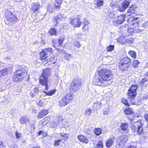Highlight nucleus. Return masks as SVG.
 <instances>
[{"label": "nucleus", "instance_id": "obj_1", "mask_svg": "<svg viewBox=\"0 0 148 148\" xmlns=\"http://www.w3.org/2000/svg\"><path fill=\"white\" fill-rule=\"evenodd\" d=\"M98 73L101 78H98L96 81V85L102 86H108V84L106 82L110 81L113 78L112 71L107 69H104L99 71Z\"/></svg>", "mask_w": 148, "mask_h": 148}, {"label": "nucleus", "instance_id": "obj_2", "mask_svg": "<svg viewBox=\"0 0 148 148\" xmlns=\"http://www.w3.org/2000/svg\"><path fill=\"white\" fill-rule=\"evenodd\" d=\"M51 69L48 68L42 70V72L39 76V83L42 86H45V89L47 90L49 89L48 85V78L51 76Z\"/></svg>", "mask_w": 148, "mask_h": 148}, {"label": "nucleus", "instance_id": "obj_3", "mask_svg": "<svg viewBox=\"0 0 148 148\" xmlns=\"http://www.w3.org/2000/svg\"><path fill=\"white\" fill-rule=\"evenodd\" d=\"M28 75L27 73L23 71L22 69H18L14 72L12 77L13 81L15 83H18L23 81Z\"/></svg>", "mask_w": 148, "mask_h": 148}, {"label": "nucleus", "instance_id": "obj_4", "mask_svg": "<svg viewBox=\"0 0 148 148\" xmlns=\"http://www.w3.org/2000/svg\"><path fill=\"white\" fill-rule=\"evenodd\" d=\"M5 23L10 26H13L14 24L17 22L19 20L16 15L9 11H7L5 12Z\"/></svg>", "mask_w": 148, "mask_h": 148}, {"label": "nucleus", "instance_id": "obj_5", "mask_svg": "<svg viewBox=\"0 0 148 148\" xmlns=\"http://www.w3.org/2000/svg\"><path fill=\"white\" fill-rule=\"evenodd\" d=\"M143 124L140 122L138 121L134 123L132 127L135 133L139 134L140 138L143 139L147 138V136L146 132H144L142 127Z\"/></svg>", "mask_w": 148, "mask_h": 148}, {"label": "nucleus", "instance_id": "obj_6", "mask_svg": "<svg viewBox=\"0 0 148 148\" xmlns=\"http://www.w3.org/2000/svg\"><path fill=\"white\" fill-rule=\"evenodd\" d=\"M73 98V94L67 93L59 101V106L60 107H64L72 101Z\"/></svg>", "mask_w": 148, "mask_h": 148}, {"label": "nucleus", "instance_id": "obj_7", "mask_svg": "<svg viewBox=\"0 0 148 148\" xmlns=\"http://www.w3.org/2000/svg\"><path fill=\"white\" fill-rule=\"evenodd\" d=\"M54 50L52 47H47L42 49L39 53V58L41 61L47 60L48 57L47 53L53 54Z\"/></svg>", "mask_w": 148, "mask_h": 148}, {"label": "nucleus", "instance_id": "obj_8", "mask_svg": "<svg viewBox=\"0 0 148 148\" xmlns=\"http://www.w3.org/2000/svg\"><path fill=\"white\" fill-rule=\"evenodd\" d=\"M81 16L77 14L76 17L69 18V23L74 27L77 28L81 27L82 22L81 20Z\"/></svg>", "mask_w": 148, "mask_h": 148}, {"label": "nucleus", "instance_id": "obj_9", "mask_svg": "<svg viewBox=\"0 0 148 148\" xmlns=\"http://www.w3.org/2000/svg\"><path fill=\"white\" fill-rule=\"evenodd\" d=\"M131 64V60L128 57H125L120 61L119 67L120 69L123 71L126 70Z\"/></svg>", "mask_w": 148, "mask_h": 148}, {"label": "nucleus", "instance_id": "obj_10", "mask_svg": "<svg viewBox=\"0 0 148 148\" xmlns=\"http://www.w3.org/2000/svg\"><path fill=\"white\" fill-rule=\"evenodd\" d=\"M65 39L64 38L60 37L57 39L58 42L55 40H53L52 41L53 47L60 52L63 51V49L60 50L59 47H63L62 45Z\"/></svg>", "mask_w": 148, "mask_h": 148}, {"label": "nucleus", "instance_id": "obj_11", "mask_svg": "<svg viewBox=\"0 0 148 148\" xmlns=\"http://www.w3.org/2000/svg\"><path fill=\"white\" fill-rule=\"evenodd\" d=\"M137 86L135 85H132L128 90V98L133 100V102L136 94V90Z\"/></svg>", "mask_w": 148, "mask_h": 148}, {"label": "nucleus", "instance_id": "obj_12", "mask_svg": "<svg viewBox=\"0 0 148 148\" xmlns=\"http://www.w3.org/2000/svg\"><path fill=\"white\" fill-rule=\"evenodd\" d=\"M82 85L81 82L78 80L74 79L71 83L69 86V90L71 91L75 92L76 89Z\"/></svg>", "mask_w": 148, "mask_h": 148}, {"label": "nucleus", "instance_id": "obj_13", "mask_svg": "<svg viewBox=\"0 0 148 148\" xmlns=\"http://www.w3.org/2000/svg\"><path fill=\"white\" fill-rule=\"evenodd\" d=\"M126 18V15L122 14L117 16L114 20H113V25L115 26H118L119 25L122 24L125 21Z\"/></svg>", "mask_w": 148, "mask_h": 148}, {"label": "nucleus", "instance_id": "obj_14", "mask_svg": "<svg viewBox=\"0 0 148 148\" xmlns=\"http://www.w3.org/2000/svg\"><path fill=\"white\" fill-rule=\"evenodd\" d=\"M130 2L127 1L125 0L122 4V6H119L118 8V10L120 12H123L130 5Z\"/></svg>", "mask_w": 148, "mask_h": 148}, {"label": "nucleus", "instance_id": "obj_15", "mask_svg": "<svg viewBox=\"0 0 148 148\" xmlns=\"http://www.w3.org/2000/svg\"><path fill=\"white\" fill-rule=\"evenodd\" d=\"M49 113V110L47 109H42L39 112L37 116L38 119H40L47 115Z\"/></svg>", "mask_w": 148, "mask_h": 148}, {"label": "nucleus", "instance_id": "obj_16", "mask_svg": "<svg viewBox=\"0 0 148 148\" xmlns=\"http://www.w3.org/2000/svg\"><path fill=\"white\" fill-rule=\"evenodd\" d=\"M40 7V4L38 3H34L31 8V10L34 13L37 11H39Z\"/></svg>", "mask_w": 148, "mask_h": 148}, {"label": "nucleus", "instance_id": "obj_17", "mask_svg": "<svg viewBox=\"0 0 148 148\" xmlns=\"http://www.w3.org/2000/svg\"><path fill=\"white\" fill-rule=\"evenodd\" d=\"M55 3L53 4L55 10H59L60 8V5L62 3V0H55Z\"/></svg>", "mask_w": 148, "mask_h": 148}, {"label": "nucleus", "instance_id": "obj_18", "mask_svg": "<svg viewBox=\"0 0 148 148\" xmlns=\"http://www.w3.org/2000/svg\"><path fill=\"white\" fill-rule=\"evenodd\" d=\"M138 7L135 5H131L129 7V9L127 10V13L128 14L127 15L130 16V15L129 14L133 13L137 10Z\"/></svg>", "mask_w": 148, "mask_h": 148}, {"label": "nucleus", "instance_id": "obj_19", "mask_svg": "<svg viewBox=\"0 0 148 148\" xmlns=\"http://www.w3.org/2000/svg\"><path fill=\"white\" fill-rule=\"evenodd\" d=\"M77 138L79 141L83 143H87L88 142L87 138L82 135H80L77 136Z\"/></svg>", "mask_w": 148, "mask_h": 148}, {"label": "nucleus", "instance_id": "obj_20", "mask_svg": "<svg viewBox=\"0 0 148 148\" xmlns=\"http://www.w3.org/2000/svg\"><path fill=\"white\" fill-rule=\"evenodd\" d=\"M84 25L82 27V29L83 31H86L88 30L90 27V24L88 22V21L85 19L84 22H83Z\"/></svg>", "mask_w": 148, "mask_h": 148}, {"label": "nucleus", "instance_id": "obj_21", "mask_svg": "<svg viewBox=\"0 0 148 148\" xmlns=\"http://www.w3.org/2000/svg\"><path fill=\"white\" fill-rule=\"evenodd\" d=\"M114 139V137L113 136L112 137H111L109 139L107 140L106 142V145L107 147H110L111 146L113 145Z\"/></svg>", "mask_w": 148, "mask_h": 148}, {"label": "nucleus", "instance_id": "obj_22", "mask_svg": "<svg viewBox=\"0 0 148 148\" xmlns=\"http://www.w3.org/2000/svg\"><path fill=\"white\" fill-rule=\"evenodd\" d=\"M51 117L50 116H47L44 118L42 120L41 124L43 126H45L50 122L51 121Z\"/></svg>", "mask_w": 148, "mask_h": 148}, {"label": "nucleus", "instance_id": "obj_23", "mask_svg": "<svg viewBox=\"0 0 148 148\" xmlns=\"http://www.w3.org/2000/svg\"><path fill=\"white\" fill-rule=\"evenodd\" d=\"M138 18H133L131 20V24L134 27H137L138 26Z\"/></svg>", "mask_w": 148, "mask_h": 148}, {"label": "nucleus", "instance_id": "obj_24", "mask_svg": "<svg viewBox=\"0 0 148 148\" xmlns=\"http://www.w3.org/2000/svg\"><path fill=\"white\" fill-rule=\"evenodd\" d=\"M8 68H5L0 70V77H3L8 75Z\"/></svg>", "mask_w": 148, "mask_h": 148}, {"label": "nucleus", "instance_id": "obj_25", "mask_svg": "<svg viewBox=\"0 0 148 148\" xmlns=\"http://www.w3.org/2000/svg\"><path fill=\"white\" fill-rule=\"evenodd\" d=\"M128 138L127 136L123 135L119 137L118 139V141L119 142H121L124 143L126 142Z\"/></svg>", "mask_w": 148, "mask_h": 148}, {"label": "nucleus", "instance_id": "obj_26", "mask_svg": "<svg viewBox=\"0 0 148 148\" xmlns=\"http://www.w3.org/2000/svg\"><path fill=\"white\" fill-rule=\"evenodd\" d=\"M48 33L50 34L51 36L54 35L55 36H56L58 35L56 29L53 27H51L49 29Z\"/></svg>", "mask_w": 148, "mask_h": 148}, {"label": "nucleus", "instance_id": "obj_27", "mask_svg": "<svg viewBox=\"0 0 148 148\" xmlns=\"http://www.w3.org/2000/svg\"><path fill=\"white\" fill-rule=\"evenodd\" d=\"M120 126L121 130L124 131H126V132H128V125L127 123H122Z\"/></svg>", "mask_w": 148, "mask_h": 148}, {"label": "nucleus", "instance_id": "obj_28", "mask_svg": "<svg viewBox=\"0 0 148 148\" xmlns=\"http://www.w3.org/2000/svg\"><path fill=\"white\" fill-rule=\"evenodd\" d=\"M94 2L97 7L101 6L103 3V1L101 0H95Z\"/></svg>", "mask_w": 148, "mask_h": 148}, {"label": "nucleus", "instance_id": "obj_29", "mask_svg": "<svg viewBox=\"0 0 148 148\" xmlns=\"http://www.w3.org/2000/svg\"><path fill=\"white\" fill-rule=\"evenodd\" d=\"M56 91V90L55 89H54L52 90L49 91L48 92H47L45 91H43V92L46 95L50 96L54 94Z\"/></svg>", "mask_w": 148, "mask_h": 148}, {"label": "nucleus", "instance_id": "obj_30", "mask_svg": "<svg viewBox=\"0 0 148 148\" xmlns=\"http://www.w3.org/2000/svg\"><path fill=\"white\" fill-rule=\"evenodd\" d=\"M37 134L38 136L42 134L43 137H45L47 136L48 133L47 132L40 130L37 132Z\"/></svg>", "mask_w": 148, "mask_h": 148}, {"label": "nucleus", "instance_id": "obj_31", "mask_svg": "<svg viewBox=\"0 0 148 148\" xmlns=\"http://www.w3.org/2000/svg\"><path fill=\"white\" fill-rule=\"evenodd\" d=\"M47 10V11L50 13H52L54 10H55L54 7H53L50 4L48 5Z\"/></svg>", "mask_w": 148, "mask_h": 148}, {"label": "nucleus", "instance_id": "obj_32", "mask_svg": "<svg viewBox=\"0 0 148 148\" xmlns=\"http://www.w3.org/2000/svg\"><path fill=\"white\" fill-rule=\"evenodd\" d=\"M126 38L124 36H121L118 39V42L121 43L122 44H124L126 42Z\"/></svg>", "mask_w": 148, "mask_h": 148}, {"label": "nucleus", "instance_id": "obj_33", "mask_svg": "<svg viewBox=\"0 0 148 148\" xmlns=\"http://www.w3.org/2000/svg\"><path fill=\"white\" fill-rule=\"evenodd\" d=\"M45 99H39L38 101L37 102V104L40 107H42L45 105V103L44 100Z\"/></svg>", "mask_w": 148, "mask_h": 148}, {"label": "nucleus", "instance_id": "obj_34", "mask_svg": "<svg viewBox=\"0 0 148 148\" xmlns=\"http://www.w3.org/2000/svg\"><path fill=\"white\" fill-rule=\"evenodd\" d=\"M102 130L100 128H95L94 130V132L97 135H99L102 133Z\"/></svg>", "mask_w": 148, "mask_h": 148}, {"label": "nucleus", "instance_id": "obj_35", "mask_svg": "<svg viewBox=\"0 0 148 148\" xmlns=\"http://www.w3.org/2000/svg\"><path fill=\"white\" fill-rule=\"evenodd\" d=\"M61 139H58L55 140L53 143V145L55 147H58V146L60 144V143L62 141Z\"/></svg>", "mask_w": 148, "mask_h": 148}, {"label": "nucleus", "instance_id": "obj_36", "mask_svg": "<svg viewBox=\"0 0 148 148\" xmlns=\"http://www.w3.org/2000/svg\"><path fill=\"white\" fill-rule=\"evenodd\" d=\"M60 136L63 138V140H66L68 138V134L66 133L63 134L62 133H60Z\"/></svg>", "mask_w": 148, "mask_h": 148}, {"label": "nucleus", "instance_id": "obj_37", "mask_svg": "<svg viewBox=\"0 0 148 148\" xmlns=\"http://www.w3.org/2000/svg\"><path fill=\"white\" fill-rule=\"evenodd\" d=\"M129 54L131 57L134 58H135L136 57V53L134 51H130L129 52Z\"/></svg>", "mask_w": 148, "mask_h": 148}, {"label": "nucleus", "instance_id": "obj_38", "mask_svg": "<svg viewBox=\"0 0 148 148\" xmlns=\"http://www.w3.org/2000/svg\"><path fill=\"white\" fill-rule=\"evenodd\" d=\"M140 63V62L138 60H134L132 64V65L134 67L136 68H137L138 66V65Z\"/></svg>", "mask_w": 148, "mask_h": 148}, {"label": "nucleus", "instance_id": "obj_39", "mask_svg": "<svg viewBox=\"0 0 148 148\" xmlns=\"http://www.w3.org/2000/svg\"><path fill=\"white\" fill-rule=\"evenodd\" d=\"M127 29V33H128V35H130L134 33V29L133 28L128 27Z\"/></svg>", "mask_w": 148, "mask_h": 148}, {"label": "nucleus", "instance_id": "obj_40", "mask_svg": "<svg viewBox=\"0 0 148 148\" xmlns=\"http://www.w3.org/2000/svg\"><path fill=\"white\" fill-rule=\"evenodd\" d=\"M114 48V46L112 45H110L107 48V51L108 52H110L112 51Z\"/></svg>", "mask_w": 148, "mask_h": 148}, {"label": "nucleus", "instance_id": "obj_41", "mask_svg": "<svg viewBox=\"0 0 148 148\" xmlns=\"http://www.w3.org/2000/svg\"><path fill=\"white\" fill-rule=\"evenodd\" d=\"M125 112L127 114H132L133 113L131 109L130 108L126 109L125 111Z\"/></svg>", "mask_w": 148, "mask_h": 148}, {"label": "nucleus", "instance_id": "obj_42", "mask_svg": "<svg viewBox=\"0 0 148 148\" xmlns=\"http://www.w3.org/2000/svg\"><path fill=\"white\" fill-rule=\"evenodd\" d=\"M109 17L114 20L117 17V16L114 12H111L109 14Z\"/></svg>", "mask_w": 148, "mask_h": 148}, {"label": "nucleus", "instance_id": "obj_43", "mask_svg": "<svg viewBox=\"0 0 148 148\" xmlns=\"http://www.w3.org/2000/svg\"><path fill=\"white\" fill-rule=\"evenodd\" d=\"M50 62L51 63L54 64L56 62V60L55 59L54 57H50L49 60L47 61V62Z\"/></svg>", "mask_w": 148, "mask_h": 148}, {"label": "nucleus", "instance_id": "obj_44", "mask_svg": "<svg viewBox=\"0 0 148 148\" xmlns=\"http://www.w3.org/2000/svg\"><path fill=\"white\" fill-rule=\"evenodd\" d=\"M27 119L24 117H22L20 119V122L22 124H24L26 123Z\"/></svg>", "mask_w": 148, "mask_h": 148}, {"label": "nucleus", "instance_id": "obj_45", "mask_svg": "<svg viewBox=\"0 0 148 148\" xmlns=\"http://www.w3.org/2000/svg\"><path fill=\"white\" fill-rule=\"evenodd\" d=\"M134 41V38H129L128 39H126V42L129 44H131Z\"/></svg>", "mask_w": 148, "mask_h": 148}, {"label": "nucleus", "instance_id": "obj_46", "mask_svg": "<svg viewBox=\"0 0 148 148\" xmlns=\"http://www.w3.org/2000/svg\"><path fill=\"white\" fill-rule=\"evenodd\" d=\"M96 148H103V143L102 141L99 142L96 147Z\"/></svg>", "mask_w": 148, "mask_h": 148}, {"label": "nucleus", "instance_id": "obj_47", "mask_svg": "<svg viewBox=\"0 0 148 148\" xmlns=\"http://www.w3.org/2000/svg\"><path fill=\"white\" fill-rule=\"evenodd\" d=\"M61 19L59 16L57 15L54 17L53 18L54 22L56 23V24H57L58 23V20Z\"/></svg>", "mask_w": 148, "mask_h": 148}, {"label": "nucleus", "instance_id": "obj_48", "mask_svg": "<svg viewBox=\"0 0 148 148\" xmlns=\"http://www.w3.org/2000/svg\"><path fill=\"white\" fill-rule=\"evenodd\" d=\"M122 103L127 106H128L129 104L127 100L125 98H123L122 100Z\"/></svg>", "mask_w": 148, "mask_h": 148}, {"label": "nucleus", "instance_id": "obj_49", "mask_svg": "<svg viewBox=\"0 0 148 148\" xmlns=\"http://www.w3.org/2000/svg\"><path fill=\"white\" fill-rule=\"evenodd\" d=\"M34 92L36 94H38L39 92V90L38 87H36L34 88L33 90Z\"/></svg>", "mask_w": 148, "mask_h": 148}, {"label": "nucleus", "instance_id": "obj_50", "mask_svg": "<svg viewBox=\"0 0 148 148\" xmlns=\"http://www.w3.org/2000/svg\"><path fill=\"white\" fill-rule=\"evenodd\" d=\"M15 136L16 138L17 139L20 138L21 137V134L19 133L17 131H16L15 133Z\"/></svg>", "mask_w": 148, "mask_h": 148}, {"label": "nucleus", "instance_id": "obj_51", "mask_svg": "<svg viewBox=\"0 0 148 148\" xmlns=\"http://www.w3.org/2000/svg\"><path fill=\"white\" fill-rule=\"evenodd\" d=\"M106 59L108 60V62L112 61L113 60V57L110 56H107L106 57Z\"/></svg>", "mask_w": 148, "mask_h": 148}, {"label": "nucleus", "instance_id": "obj_52", "mask_svg": "<svg viewBox=\"0 0 148 148\" xmlns=\"http://www.w3.org/2000/svg\"><path fill=\"white\" fill-rule=\"evenodd\" d=\"M110 5L112 7L113 9L117 8V9H118V5L116 4H114L112 3H111L110 4Z\"/></svg>", "mask_w": 148, "mask_h": 148}, {"label": "nucleus", "instance_id": "obj_53", "mask_svg": "<svg viewBox=\"0 0 148 148\" xmlns=\"http://www.w3.org/2000/svg\"><path fill=\"white\" fill-rule=\"evenodd\" d=\"M147 79L146 78H143L141 82V84H143L145 82L147 81Z\"/></svg>", "mask_w": 148, "mask_h": 148}, {"label": "nucleus", "instance_id": "obj_54", "mask_svg": "<svg viewBox=\"0 0 148 148\" xmlns=\"http://www.w3.org/2000/svg\"><path fill=\"white\" fill-rule=\"evenodd\" d=\"M143 26L145 28H147L148 27V21L143 24Z\"/></svg>", "mask_w": 148, "mask_h": 148}, {"label": "nucleus", "instance_id": "obj_55", "mask_svg": "<svg viewBox=\"0 0 148 148\" xmlns=\"http://www.w3.org/2000/svg\"><path fill=\"white\" fill-rule=\"evenodd\" d=\"M75 45L76 47H79L81 46L79 42L77 41L75 42Z\"/></svg>", "mask_w": 148, "mask_h": 148}, {"label": "nucleus", "instance_id": "obj_56", "mask_svg": "<svg viewBox=\"0 0 148 148\" xmlns=\"http://www.w3.org/2000/svg\"><path fill=\"white\" fill-rule=\"evenodd\" d=\"M144 116L146 121H148V114H145Z\"/></svg>", "mask_w": 148, "mask_h": 148}, {"label": "nucleus", "instance_id": "obj_57", "mask_svg": "<svg viewBox=\"0 0 148 148\" xmlns=\"http://www.w3.org/2000/svg\"><path fill=\"white\" fill-rule=\"evenodd\" d=\"M108 110L107 109L105 110L103 112V114L104 115H107L108 114Z\"/></svg>", "mask_w": 148, "mask_h": 148}, {"label": "nucleus", "instance_id": "obj_58", "mask_svg": "<svg viewBox=\"0 0 148 148\" xmlns=\"http://www.w3.org/2000/svg\"><path fill=\"white\" fill-rule=\"evenodd\" d=\"M31 148H40V147L39 145H37L34 147H32Z\"/></svg>", "mask_w": 148, "mask_h": 148}, {"label": "nucleus", "instance_id": "obj_59", "mask_svg": "<svg viewBox=\"0 0 148 148\" xmlns=\"http://www.w3.org/2000/svg\"><path fill=\"white\" fill-rule=\"evenodd\" d=\"M0 146H3V143L0 140Z\"/></svg>", "mask_w": 148, "mask_h": 148}, {"label": "nucleus", "instance_id": "obj_60", "mask_svg": "<svg viewBox=\"0 0 148 148\" xmlns=\"http://www.w3.org/2000/svg\"><path fill=\"white\" fill-rule=\"evenodd\" d=\"M127 148H135V147L133 146H130L127 147Z\"/></svg>", "mask_w": 148, "mask_h": 148}, {"label": "nucleus", "instance_id": "obj_61", "mask_svg": "<svg viewBox=\"0 0 148 148\" xmlns=\"http://www.w3.org/2000/svg\"><path fill=\"white\" fill-rule=\"evenodd\" d=\"M60 116H59V119L60 120H61V121H60V122H62V121L63 120V119L62 118H60ZM60 122V121H59Z\"/></svg>", "mask_w": 148, "mask_h": 148}, {"label": "nucleus", "instance_id": "obj_62", "mask_svg": "<svg viewBox=\"0 0 148 148\" xmlns=\"http://www.w3.org/2000/svg\"><path fill=\"white\" fill-rule=\"evenodd\" d=\"M148 97V95H147V96L146 95H145L144 97V98L145 99H147Z\"/></svg>", "mask_w": 148, "mask_h": 148}, {"label": "nucleus", "instance_id": "obj_63", "mask_svg": "<svg viewBox=\"0 0 148 148\" xmlns=\"http://www.w3.org/2000/svg\"><path fill=\"white\" fill-rule=\"evenodd\" d=\"M32 112H34L35 113H36V109H32Z\"/></svg>", "mask_w": 148, "mask_h": 148}, {"label": "nucleus", "instance_id": "obj_64", "mask_svg": "<svg viewBox=\"0 0 148 148\" xmlns=\"http://www.w3.org/2000/svg\"><path fill=\"white\" fill-rule=\"evenodd\" d=\"M34 96V95L33 93H32V94L31 95V96L32 97H33Z\"/></svg>", "mask_w": 148, "mask_h": 148}]
</instances>
